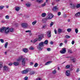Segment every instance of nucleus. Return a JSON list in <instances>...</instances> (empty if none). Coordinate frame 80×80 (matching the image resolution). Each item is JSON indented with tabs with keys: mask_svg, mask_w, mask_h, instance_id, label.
Returning a JSON list of instances; mask_svg holds the SVG:
<instances>
[{
	"mask_svg": "<svg viewBox=\"0 0 80 80\" xmlns=\"http://www.w3.org/2000/svg\"><path fill=\"white\" fill-rule=\"evenodd\" d=\"M23 56H19V58L17 59V61L18 62H20L21 60H22V65H24L25 64V63H26V61H27V60H28V59L27 58H23Z\"/></svg>",
	"mask_w": 80,
	"mask_h": 80,
	"instance_id": "1",
	"label": "nucleus"
},
{
	"mask_svg": "<svg viewBox=\"0 0 80 80\" xmlns=\"http://www.w3.org/2000/svg\"><path fill=\"white\" fill-rule=\"evenodd\" d=\"M0 32H4L5 33H8L9 32V28H6L5 27H2V28L0 29Z\"/></svg>",
	"mask_w": 80,
	"mask_h": 80,
	"instance_id": "2",
	"label": "nucleus"
},
{
	"mask_svg": "<svg viewBox=\"0 0 80 80\" xmlns=\"http://www.w3.org/2000/svg\"><path fill=\"white\" fill-rule=\"evenodd\" d=\"M43 47H44L43 42H41L39 43V45L38 46V48L39 50H42Z\"/></svg>",
	"mask_w": 80,
	"mask_h": 80,
	"instance_id": "3",
	"label": "nucleus"
},
{
	"mask_svg": "<svg viewBox=\"0 0 80 80\" xmlns=\"http://www.w3.org/2000/svg\"><path fill=\"white\" fill-rule=\"evenodd\" d=\"M53 17V15L52 13H48V16L46 18L47 20H50Z\"/></svg>",
	"mask_w": 80,
	"mask_h": 80,
	"instance_id": "4",
	"label": "nucleus"
},
{
	"mask_svg": "<svg viewBox=\"0 0 80 80\" xmlns=\"http://www.w3.org/2000/svg\"><path fill=\"white\" fill-rule=\"evenodd\" d=\"M42 36H40V35H39L38 36V39L36 38L33 40V43H35V42H37V41L39 40V41H40V40H42Z\"/></svg>",
	"mask_w": 80,
	"mask_h": 80,
	"instance_id": "5",
	"label": "nucleus"
},
{
	"mask_svg": "<svg viewBox=\"0 0 80 80\" xmlns=\"http://www.w3.org/2000/svg\"><path fill=\"white\" fill-rule=\"evenodd\" d=\"M3 70L5 71L6 72H8L10 71L9 68L7 66H3Z\"/></svg>",
	"mask_w": 80,
	"mask_h": 80,
	"instance_id": "6",
	"label": "nucleus"
},
{
	"mask_svg": "<svg viewBox=\"0 0 80 80\" xmlns=\"http://www.w3.org/2000/svg\"><path fill=\"white\" fill-rule=\"evenodd\" d=\"M66 75L67 77H69L70 75V71L69 70H67L65 72Z\"/></svg>",
	"mask_w": 80,
	"mask_h": 80,
	"instance_id": "7",
	"label": "nucleus"
},
{
	"mask_svg": "<svg viewBox=\"0 0 80 80\" xmlns=\"http://www.w3.org/2000/svg\"><path fill=\"white\" fill-rule=\"evenodd\" d=\"M22 26L23 28H27L28 27V24L26 23H22Z\"/></svg>",
	"mask_w": 80,
	"mask_h": 80,
	"instance_id": "8",
	"label": "nucleus"
},
{
	"mask_svg": "<svg viewBox=\"0 0 80 80\" xmlns=\"http://www.w3.org/2000/svg\"><path fill=\"white\" fill-rule=\"evenodd\" d=\"M60 52L62 54L65 53V52H66V48H62V50L60 51Z\"/></svg>",
	"mask_w": 80,
	"mask_h": 80,
	"instance_id": "9",
	"label": "nucleus"
},
{
	"mask_svg": "<svg viewBox=\"0 0 80 80\" xmlns=\"http://www.w3.org/2000/svg\"><path fill=\"white\" fill-rule=\"evenodd\" d=\"M28 69H27L26 70H24L22 72V73L23 74H26V73H27L28 72Z\"/></svg>",
	"mask_w": 80,
	"mask_h": 80,
	"instance_id": "10",
	"label": "nucleus"
},
{
	"mask_svg": "<svg viewBox=\"0 0 80 80\" xmlns=\"http://www.w3.org/2000/svg\"><path fill=\"white\" fill-rule=\"evenodd\" d=\"M48 35V37H51V31H48L46 33Z\"/></svg>",
	"mask_w": 80,
	"mask_h": 80,
	"instance_id": "11",
	"label": "nucleus"
},
{
	"mask_svg": "<svg viewBox=\"0 0 80 80\" xmlns=\"http://www.w3.org/2000/svg\"><path fill=\"white\" fill-rule=\"evenodd\" d=\"M15 10L18 12L20 10V8L18 6H16L15 8Z\"/></svg>",
	"mask_w": 80,
	"mask_h": 80,
	"instance_id": "12",
	"label": "nucleus"
},
{
	"mask_svg": "<svg viewBox=\"0 0 80 80\" xmlns=\"http://www.w3.org/2000/svg\"><path fill=\"white\" fill-rule=\"evenodd\" d=\"M58 10V8L56 6L53 8L52 10L53 11H54V12H55V11H56V10Z\"/></svg>",
	"mask_w": 80,
	"mask_h": 80,
	"instance_id": "13",
	"label": "nucleus"
},
{
	"mask_svg": "<svg viewBox=\"0 0 80 80\" xmlns=\"http://www.w3.org/2000/svg\"><path fill=\"white\" fill-rule=\"evenodd\" d=\"M22 50L23 52L25 53H27V52H28V49L27 48H25L24 49H23Z\"/></svg>",
	"mask_w": 80,
	"mask_h": 80,
	"instance_id": "14",
	"label": "nucleus"
},
{
	"mask_svg": "<svg viewBox=\"0 0 80 80\" xmlns=\"http://www.w3.org/2000/svg\"><path fill=\"white\" fill-rule=\"evenodd\" d=\"M13 65H14L15 66H17L19 65V62H14Z\"/></svg>",
	"mask_w": 80,
	"mask_h": 80,
	"instance_id": "15",
	"label": "nucleus"
},
{
	"mask_svg": "<svg viewBox=\"0 0 80 80\" xmlns=\"http://www.w3.org/2000/svg\"><path fill=\"white\" fill-rule=\"evenodd\" d=\"M35 72L33 71H31L30 73V75H33V74H35Z\"/></svg>",
	"mask_w": 80,
	"mask_h": 80,
	"instance_id": "16",
	"label": "nucleus"
},
{
	"mask_svg": "<svg viewBox=\"0 0 80 80\" xmlns=\"http://www.w3.org/2000/svg\"><path fill=\"white\" fill-rule=\"evenodd\" d=\"M71 60L73 62L75 63L76 62V59L75 58H71Z\"/></svg>",
	"mask_w": 80,
	"mask_h": 80,
	"instance_id": "17",
	"label": "nucleus"
},
{
	"mask_svg": "<svg viewBox=\"0 0 80 80\" xmlns=\"http://www.w3.org/2000/svg\"><path fill=\"white\" fill-rule=\"evenodd\" d=\"M46 15V14L45 13H43L41 14V16L42 17H45Z\"/></svg>",
	"mask_w": 80,
	"mask_h": 80,
	"instance_id": "18",
	"label": "nucleus"
},
{
	"mask_svg": "<svg viewBox=\"0 0 80 80\" xmlns=\"http://www.w3.org/2000/svg\"><path fill=\"white\" fill-rule=\"evenodd\" d=\"M52 63V61H49L45 63V65H49V64L51 63Z\"/></svg>",
	"mask_w": 80,
	"mask_h": 80,
	"instance_id": "19",
	"label": "nucleus"
},
{
	"mask_svg": "<svg viewBox=\"0 0 80 80\" xmlns=\"http://www.w3.org/2000/svg\"><path fill=\"white\" fill-rule=\"evenodd\" d=\"M70 5L72 8H75V5L72 4H70Z\"/></svg>",
	"mask_w": 80,
	"mask_h": 80,
	"instance_id": "20",
	"label": "nucleus"
},
{
	"mask_svg": "<svg viewBox=\"0 0 80 80\" xmlns=\"http://www.w3.org/2000/svg\"><path fill=\"white\" fill-rule=\"evenodd\" d=\"M58 32L59 33H60L62 32V30L60 28H58Z\"/></svg>",
	"mask_w": 80,
	"mask_h": 80,
	"instance_id": "21",
	"label": "nucleus"
},
{
	"mask_svg": "<svg viewBox=\"0 0 80 80\" xmlns=\"http://www.w3.org/2000/svg\"><path fill=\"white\" fill-rule=\"evenodd\" d=\"M75 15L76 17H79V16H80V12H78V13H77L76 14H75Z\"/></svg>",
	"mask_w": 80,
	"mask_h": 80,
	"instance_id": "22",
	"label": "nucleus"
},
{
	"mask_svg": "<svg viewBox=\"0 0 80 80\" xmlns=\"http://www.w3.org/2000/svg\"><path fill=\"white\" fill-rule=\"evenodd\" d=\"M36 23H37V21H33L32 23V25H35Z\"/></svg>",
	"mask_w": 80,
	"mask_h": 80,
	"instance_id": "23",
	"label": "nucleus"
},
{
	"mask_svg": "<svg viewBox=\"0 0 80 80\" xmlns=\"http://www.w3.org/2000/svg\"><path fill=\"white\" fill-rule=\"evenodd\" d=\"M9 31L11 32H13V28H9Z\"/></svg>",
	"mask_w": 80,
	"mask_h": 80,
	"instance_id": "24",
	"label": "nucleus"
},
{
	"mask_svg": "<svg viewBox=\"0 0 80 80\" xmlns=\"http://www.w3.org/2000/svg\"><path fill=\"white\" fill-rule=\"evenodd\" d=\"M44 44H46L47 45L48 44V40H46L44 42H43Z\"/></svg>",
	"mask_w": 80,
	"mask_h": 80,
	"instance_id": "25",
	"label": "nucleus"
},
{
	"mask_svg": "<svg viewBox=\"0 0 80 80\" xmlns=\"http://www.w3.org/2000/svg\"><path fill=\"white\" fill-rule=\"evenodd\" d=\"M26 5L27 6V7H30V6L31 5V4L27 3L26 4Z\"/></svg>",
	"mask_w": 80,
	"mask_h": 80,
	"instance_id": "26",
	"label": "nucleus"
},
{
	"mask_svg": "<svg viewBox=\"0 0 80 80\" xmlns=\"http://www.w3.org/2000/svg\"><path fill=\"white\" fill-rule=\"evenodd\" d=\"M42 0H37V2L38 3H41L42 2Z\"/></svg>",
	"mask_w": 80,
	"mask_h": 80,
	"instance_id": "27",
	"label": "nucleus"
},
{
	"mask_svg": "<svg viewBox=\"0 0 80 80\" xmlns=\"http://www.w3.org/2000/svg\"><path fill=\"white\" fill-rule=\"evenodd\" d=\"M71 30H72V29H71V28H68L67 29V31L68 32H70Z\"/></svg>",
	"mask_w": 80,
	"mask_h": 80,
	"instance_id": "28",
	"label": "nucleus"
},
{
	"mask_svg": "<svg viewBox=\"0 0 80 80\" xmlns=\"http://www.w3.org/2000/svg\"><path fill=\"white\" fill-rule=\"evenodd\" d=\"M65 37L66 38H70V36L68 35H67L65 36Z\"/></svg>",
	"mask_w": 80,
	"mask_h": 80,
	"instance_id": "29",
	"label": "nucleus"
},
{
	"mask_svg": "<svg viewBox=\"0 0 80 80\" xmlns=\"http://www.w3.org/2000/svg\"><path fill=\"white\" fill-rule=\"evenodd\" d=\"M70 66L69 65H68L66 66V68H69Z\"/></svg>",
	"mask_w": 80,
	"mask_h": 80,
	"instance_id": "30",
	"label": "nucleus"
},
{
	"mask_svg": "<svg viewBox=\"0 0 80 80\" xmlns=\"http://www.w3.org/2000/svg\"><path fill=\"white\" fill-rule=\"evenodd\" d=\"M34 48L32 47V46L30 47L29 48V49L31 50H34Z\"/></svg>",
	"mask_w": 80,
	"mask_h": 80,
	"instance_id": "31",
	"label": "nucleus"
},
{
	"mask_svg": "<svg viewBox=\"0 0 80 80\" xmlns=\"http://www.w3.org/2000/svg\"><path fill=\"white\" fill-rule=\"evenodd\" d=\"M4 8V6H0V10H2L3 8Z\"/></svg>",
	"mask_w": 80,
	"mask_h": 80,
	"instance_id": "32",
	"label": "nucleus"
},
{
	"mask_svg": "<svg viewBox=\"0 0 80 80\" xmlns=\"http://www.w3.org/2000/svg\"><path fill=\"white\" fill-rule=\"evenodd\" d=\"M8 45V42H7L6 43H5V48H7V46Z\"/></svg>",
	"mask_w": 80,
	"mask_h": 80,
	"instance_id": "33",
	"label": "nucleus"
},
{
	"mask_svg": "<svg viewBox=\"0 0 80 80\" xmlns=\"http://www.w3.org/2000/svg\"><path fill=\"white\" fill-rule=\"evenodd\" d=\"M0 41H1V43H3L4 42V40H3V39H0Z\"/></svg>",
	"mask_w": 80,
	"mask_h": 80,
	"instance_id": "34",
	"label": "nucleus"
},
{
	"mask_svg": "<svg viewBox=\"0 0 80 80\" xmlns=\"http://www.w3.org/2000/svg\"><path fill=\"white\" fill-rule=\"evenodd\" d=\"M75 32H76V33H77L78 32V30L77 29H75Z\"/></svg>",
	"mask_w": 80,
	"mask_h": 80,
	"instance_id": "35",
	"label": "nucleus"
},
{
	"mask_svg": "<svg viewBox=\"0 0 80 80\" xmlns=\"http://www.w3.org/2000/svg\"><path fill=\"white\" fill-rule=\"evenodd\" d=\"M76 7L77 8H79V7H80V4L77 5Z\"/></svg>",
	"mask_w": 80,
	"mask_h": 80,
	"instance_id": "36",
	"label": "nucleus"
},
{
	"mask_svg": "<svg viewBox=\"0 0 80 80\" xmlns=\"http://www.w3.org/2000/svg\"><path fill=\"white\" fill-rule=\"evenodd\" d=\"M56 73H57V71H56V70H55L52 71V73H53V74H55Z\"/></svg>",
	"mask_w": 80,
	"mask_h": 80,
	"instance_id": "37",
	"label": "nucleus"
},
{
	"mask_svg": "<svg viewBox=\"0 0 80 80\" xmlns=\"http://www.w3.org/2000/svg\"><path fill=\"white\" fill-rule=\"evenodd\" d=\"M37 66H38V63H35L34 64V67H37Z\"/></svg>",
	"mask_w": 80,
	"mask_h": 80,
	"instance_id": "38",
	"label": "nucleus"
},
{
	"mask_svg": "<svg viewBox=\"0 0 80 80\" xmlns=\"http://www.w3.org/2000/svg\"><path fill=\"white\" fill-rule=\"evenodd\" d=\"M53 22H52L50 24V27H52V26H53Z\"/></svg>",
	"mask_w": 80,
	"mask_h": 80,
	"instance_id": "39",
	"label": "nucleus"
},
{
	"mask_svg": "<svg viewBox=\"0 0 80 80\" xmlns=\"http://www.w3.org/2000/svg\"><path fill=\"white\" fill-rule=\"evenodd\" d=\"M46 5V2H44V3L42 5V7H44Z\"/></svg>",
	"mask_w": 80,
	"mask_h": 80,
	"instance_id": "40",
	"label": "nucleus"
},
{
	"mask_svg": "<svg viewBox=\"0 0 80 80\" xmlns=\"http://www.w3.org/2000/svg\"><path fill=\"white\" fill-rule=\"evenodd\" d=\"M5 18L6 19H8L9 18V16L8 15H6L5 16Z\"/></svg>",
	"mask_w": 80,
	"mask_h": 80,
	"instance_id": "41",
	"label": "nucleus"
},
{
	"mask_svg": "<svg viewBox=\"0 0 80 80\" xmlns=\"http://www.w3.org/2000/svg\"><path fill=\"white\" fill-rule=\"evenodd\" d=\"M2 67H3L2 64L0 62V68H2Z\"/></svg>",
	"mask_w": 80,
	"mask_h": 80,
	"instance_id": "42",
	"label": "nucleus"
},
{
	"mask_svg": "<svg viewBox=\"0 0 80 80\" xmlns=\"http://www.w3.org/2000/svg\"><path fill=\"white\" fill-rule=\"evenodd\" d=\"M80 71V69L79 68H78L76 71V72L77 73H78V72Z\"/></svg>",
	"mask_w": 80,
	"mask_h": 80,
	"instance_id": "43",
	"label": "nucleus"
},
{
	"mask_svg": "<svg viewBox=\"0 0 80 80\" xmlns=\"http://www.w3.org/2000/svg\"><path fill=\"white\" fill-rule=\"evenodd\" d=\"M47 27V26L46 25H44L42 27V28H46Z\"/></svg>",
	"mask_w": 80,
	"mask_h": 80,
	"instance_id": "44",
	"label": "nucleus"
},
{
	"mask_svg": "<svg viewBox=\"0 0 80 80\" xmlns=\"http://www.w3.org/2000/svg\"><path fill=\"white\" fill-rule=\"evenodd\" d=\"M25 32L26 33H28V32H31V31L30 30H27V31H26Z\"/></svg>",
	"mask_w": 80,
	"mask_h": 80,
	"instance_id": "45",
	"label": "nucleus"
},
{
	"mask_svg": "<svg viewBox=\"0 0 80 80\" xmlns=\"http://www.w3.org/2000/svg\"><path fill=\"white\" fill-rule=\"evenodd\" d=\"M61 12H59L58 13V16H60V15H61Z\"/></svg>",
	"mask_w": 80,
	"mask_h": 80,
	"instance_id": "46",
	"label": "nucleus"
},
{
	"mask_svg": "<svg viewBox=\"0 0 80 80\" xmlns=\"http://www.w3.org/2000/svg\"><path fill=\"white\" fill-rule=\"evenodd\" d=\"M24 80H28V77H26L24 78Z\"/></svg>",
	"mask_w": 80,
	"mask_h": 80,
	"instance_id": "47",
	"label": "nucleus"
},
{
	"mask_svg": "<svg viewBox=\"0 0 80 80\" xmlns=\"http://www.w3.org/2000/svg\"><path fill=\"white\" fill-rule=\"evenodd\" d=\"M68 52L69 53H72V51L70 50H68Z\"/></svg>",
	"mask_w": 80,
	"mask_h": 80,
	"instance_id": "48",
	"label": "nucleus"
},
{
	"mask_svg": "<svg viewBox=\"0 0 80 80\" xmlns=\"http://www.w3.org/2000/svg\"><path fill=\"white\" fill-rule=\"evenodd\" d=\"M13 65V63H12V62H10L8 64V65H10V66H11V65Z\"/></svg>",
	"mask_w": 80,
	"mask_h": 80,
	"instance_id": "49",
	"label": "nucleus"
},
{
	"mask_svg": "<svg viewBox=\"0 0 80 80\" xmlns=\"http://www.w3.org/2000/svg\"><path fill=\"white\" fill-rule=\"evenodd\" d=\"M47 50L48 51H50L51 50V49H50V48H47Z\"/></svg>",
	"mask_w": 80,
	"mask_h": 80,
	"instance_id": "50",
	"label": "nucleus"
},
{
	"mask_svg": "<svg viewBox=\"0 0 80 80\" xmlns=\"http://www.w3.org/2000/svg\"><path fill=\"white\" fill-rule=\"evenodd\" d=\"M54 31L55 34H57V30H56V29H54Z\"/></svg>",
	"mask_w": 80,
	"mask_h": 80,
	"instance_id": "51",
	"label": "nucleus"
},
{
	"mask_svg": "<svg viewBox=\"0 0 80 80\" xmlns=\"http://www.w3.org/2000/svg\"><path fill=\"white\" fill-rule=\"evenodd\" d=\"M74 43H75V41H72V45H73L74 44Z\"/></svg>",
	"mask_w": 80,
	"mask_h": 80,
	"instance_id": "52",
	"label": "nucleus"
},
{
	"mask_svg": "<svg viewBox=\"0 0 80 80\" xmlns=\"http://www.w3.org/2000/svg\"><path fill=\"white\" fill-rule=\"evenodd\" d=\"M62 45H63V43H61L59 44L60 47H61V46H62Z\"/></svg>",
	"mask_w": 80,
	"mask_h": 80,
	"instance_id": "53",
	"label": "nucleus"
},
{
	"mask_svg": "<svg viewBox=\"0 0 80 80\" xmlns=\"http://www.w3.org/2000/svg\"><path fill=\"white\" fill-rule=\"evenodd\" d=\"M30 65H33V62H31L30 63Z\"/></svg>",
	"mask_w": 80,
	"mask_h": 80,
	"instance_id": "54",
	"label": "nucleus"
},
{
	"mask_svg": "<svg viewBox=\"0 0 80 80\" xmlns=\"http://www.w3.org/2000/svg\"><path fill=\"white\" fill-rule=\"evenodd\" d=\"M53 42L51 41L50 42V44H51L52 45V44H53Z\"/></svg>",
	"mask_w": 80,
	"mask_h": 80,
	"instance_id": "55",
	"label": "nucleus"
},
{
	"mask_svg": "<svg viewBox=\"0 0 80 80\" xmlns=\"http://www.w3.org/2000/svg\"><path fill=\"white\" fill-rule=\"evenodd\" d=\"M52 5H55V2H52Z\"/></svg>",
	"mask_w": 80,
	"mask_h": 80,
	"instance_id": "56",
	"label": "nucleus"
},
{
	"mask_svg": "<svg viewBox=\"0 0 80 80\" xmlns=\"http://www.w3.org/2000/svg\"><path fill=\"white\" fill-rule=\"evenodd\" d=\"M36 80H41V79L40 78H38Z\"/></svg>",
	"mask_w": 80,
	"mask_h": 80,
	"instance_id": "57",
	"label": "nucleus"
},
{
	"mask_svg": "<svg viewBox=\"0 0 80 80\" xmlns=\"http://www.w3.org/2000/svg\"><path fill=\"white\" fill-rule=\"evenodd\" d=\"M64 42L65 43H67V41H65Z\"/></svg>",
	"mask_w": 80,
	"mask_h": 80,
	"instance_id": "58",
	"label": "nucleus"
},
{
	"mask_svg": "<svg viewBox=\"0 0 80 80\" xmlns=\"http://www.w3.org/2000/svg\"><path fill=\"white\" fill-rule=\"evenodd\" d=\"M4 21H1V22L2 23H4Z\"/></svg>",
	"mask_w": 80,
	"mask_h": 80,
	"instance_id": "59",
	"label": "nucleus"
},
{
	"mask_svg": "<svg viewBox=\"0 0 80 80\" xmlns=\"http://www.w3.org/2000/svg\"><path fill=\"white\" fill-rule=\"evenodd\" d=\"M56 2H58L59 1H60V0H55Z\"/></svg>",
	"mask_w": 80,
	"mask_h": 80,
	"instance_id": "60",
	"label": "nucleus"
},
{
	"mask_svg": "<svg viewBox=\"0 0 80 80\" xmlns=\"http://www.w3.org/2000/svg\"><path fill=\"white\" fill-rule=\"evenodd\" d=\"M70 19H68V22H70Z\"/></svg>",
	"mask_w": 80,
	"mask_h": 80,
	"instance_id": "61",
	"label": "nucleus"
},
{
	"mask_svg": "<svg viewBox=\"0 0 80 80\" xmlns=\"http://www.w3.org/2000/svg\"><path fill=\"white\" fill-rule=\"evenodd\" d=\"M66 58H69V57H66Z\"/></svg>",
	"mask_w": 80,
	"mask_h": 80,
	"instance_id": "62",
	"label": "nucleus"
},
{
	"mask_svg": "<svg viewBox=\"0 0 80 80\" xmlns=\"http://www.w3.org/2000/svg\"><path fill=\"white\" fill-rule=\"evenodd\" d=\"M7 52H5V54H7Z\"/></svg>",
	"mask_w": 80,
	"mask_h": 80,
	"instance_id": "63",
	"label": "nucleus"
},
{
	"mask_svg": "<svg viewBox=\"0 0 80 80\" xmlns=\"http://www.w3.org/2000/svg\"><path fill=\"white\" fill-rule=\"evenodd\" d=\"M8 6H6V8H8Z\"/></svg>",
	"mask_w": 80,
	"mask_h": 80,
	"instance_id": "64",
	"label": "nucleus"
}]
</instances>
